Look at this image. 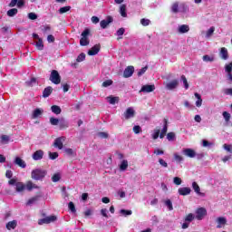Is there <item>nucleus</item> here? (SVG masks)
<instances>
[{
    "label": "nucleus",
    "mask_w": 232,
    "mask_h": 232,
    "mask_svg": "<svg viewBox=\"0 0 232 232\" xmlns=\"http://www.w3.org/2000/svg\"><path fill=\"white\" fill-rule=\"evenodd\" d=\"M124 32H126V29H124L123 27L120 28L116 32V35L119 37L118 39H122V35H124Z\"/></svg>",
    "instance_id": "obj_44"
},
{
    "label": "nucleus",
    "mask_w": 232,
    "mask_h": 232,
    "mask_svg": "<svg viewBox=\"0 0 232 232\" xmlns=\"http://www.w3.org/2000/svg\"><path fill=\"white\" fill-rule=\"evenodd\" d=\"M101 52V45L96 44L88 51V55H97Z\"/></svg>",
    "instance_id": "obj_17"
},
{
    "label": "nucleus",
    "mask_w": 232,
    "mask_h": 232,
    "mask_svg": "<svg viewBox=\"0 0 232 232\" xmlns=\"http://www.w3.org/2000/svg\"><path fill=\"white\" fill-rule=\"evenodd\" d=\"M35 46L37 50H44V44L43 43V38H40L35 42Z\"/></svg>",
    "instance_id": "obj_32"
},
{
    "label": "nucleus",
    "mask_w": 232,
    "mask_h": 232,
    "mask_svg": "<svg viewBox=\"0 0 232 232\" xmlns=\"http://www.w3.org/2000/svg\"><path fill=\"white\" fill-rule=\"evenodd\" d=\"M24 189H26V185H24L23 182H17L15 184V190L17 193L23 192Z\"/></svg>",
    "instance_id": "obj_24"
},
{
    "label": "nucleus",
    "mask_w": 232,
    "mask_h": 232,
    "mask_svg": "<svg viewBox=\"0 0 232 232\" xmlns=\"http://www.w3.org/2000/svg\"><path fill=\"white\" fill-rule=\"evenodd\" d=\"M68 208L72 213H77V209H75V204H73V202H69Z\"/></svg>",
    "instance_id": "obj_50"
},
{
    "label": "nucleus",
    "mask_w": 232,
    "mask_h": 232,
    "mask_svg": "<svg viewBox=\"0 0 232 232\" xmlns=\"http://www.w3.org/2000/svg\"><path fill=\"white\" fill-rule=\"evenodd\" d=\"M120 213L123 217H128V216L131 215V213H133V212L131 210L121 209Z\"/></svg>",
    "instance_id": "obj_52"
},
{
    "label": "nucleus",
    "mask_w": 232,
    "mask_h": 232,
    "mask_svg": "<svg viewBox=\"0 0 232 232\" xmlns=\"http://www.w3.org/2000/svg\"><path fill=\"white\" fill-rule=\"evenodd\" d=\"M112 84H113V81L106 80L105 82H102V87L108 88V86H111Z\"/></svg>",
    "instance_id": "obj_57"
},
{
    "label": "nucleus",
    "mask_w": 232,
    "mask_h": 232,
    "mask_svg": "<svg viewBox=\"0 0 232 232\" xmlns=\"http://www.w3.org/2000/svg\"><path fill=\"white\" fill-rule=\"evenodd\" d=\"M167 139H168V140H175V133L174 132H169L168 134H167Z\"/></svg>",
    "instance_id": "obj_63"
},
{
    "label": "nucleus",
    "mask_w": 232,
    "mask_h": 232,
    "mask_svg": "<svg viewBox=\"0 0 232 232\" xmlns=\"http://www.w3.org/2000/svg\"><path fill=\"white\" fill-rule=\"evenodd\" d=\"M223 150H225V151H227V153H230V155H232V145L231 144L225 143L223 145Z\"/></svg>",
    "instance_id": "obj_40"
},
{
    "label": "nucleus",
    "mask_w": 232,
    "mask_h": 232,
    "mask_svg": "<svg viewBox=\"0 0 232 232\" xmlns=\"http://www.w3.org/2000/svg\"><path fill=\"white\" fill-rule=\"evenodd\" d=\"M15 227H17V221L16 220H13V221H9L6 224V228L10 231V229H15Z\"/></svg>",
    "instance_id": "obj_29"
},
{
    "label": "nucleus",
    "mask_w": 232,
    "mask_h": 232,
    "mask_svg": "<svg viewBox=\"0 0 232 232\" xmlns=\"http://www.w3.org/2000/svg\"><path fill=\"white\" fill-rule=\"evenodd\" d=\"M59 121L60 119L57 118H50V124H52V126H59Z\"/></svg>",
    "instance_id": "obj_46"
},
{
    "label": "nucleus",
    "mask_w": 232,
    "mask_h": 232,
    "mask_svg": "<svg viewBox=\"0 0 232 232\" xmlns=\"http://www.w3.org/2000/svg\"><path fill=\"white\" fill-rule=\"evenodd\" d=\"M128 160H122L121 164H120V170L121 171H126L128 169Z\"/></svg>",
    "instance_id": "obj_26"
},
{
    "label": "nucleus",
    "mask_w": 232,
    "mask_h": 232,
    "mask_svg": "<svg viewBox=\"0 0 232 232\" xmlns=\"http://www.w3.org/2000/svg\"><path fill=\"white\" fill-rule=\"evenodd\" d=\"M140 24H142V26H150V24H151V21L150 19L142 18L140 20Z\"/></svg>",
    "instance_id": "obj_47"
},
{
    "label": "nucleus",
    "mask_w": 232,
    "mask_h": 232,
    "mask_svg": "<svg viewBox=\"0 0 232 232\" xmlns=\"http://www.w3.org/2000/svg\"><path fill=\"white\" fill-rule=\"evenodd\" d=\"M71 6H64L59 9L60 14H66V12H70Z\"/></svg>",
    "instance_id": "obj_58"
},
{
    "label": "nucleus",
    "mask_w": 232,
    "mask_h": 232,
    "mask_svg": "<svg viewBox=\"0 0 232 232\" xmlns=\"http://www.w3.org/2000/svg\"><path fill=\"white\" fill-rule=\"evenodd\" d=\"M17 9L16 8H13L7 11V15L8 17H14V15H17Z\"/></svg>",
    "instance_id": "obj_41"
},
{
    "label": "nucleus",
    "mask_w": 232,
    "mask_h": 232,
    "mask_svg": "<svg viewBox=\"0 0 232 232\" xmlns=\"http://www.w3.org/2000/svg\"><path fill=\"white\" fill-rule=\"evenodd\" d=\"M44 111L43 109H35L34 111H33V119H37V117H41V115H43V112Z\"/></svg>",
    "instance_id": "obj_28"
},
{
    "label": "nucleus",
    "mask_w": 232,
    "mask_h": 232,
    "mask_svg": "<svg viewBox=\"0 0 232 232\" xmlns=\"http://www.w3.org/2000/svg\"><path fill=\"white\" fill-rule=\"evenodd\" d=\"M106 100L108 101L109 104H117V102H119V97L117 96H108Z\"/></svg>",
    "instance_id": "obj_25"
},
{
    "label": "nucleus",
    "mask_w": 232,
    "mask_h": 232,
    "mask_svg": "<svg viewBox=\"0 0 232 232\" xmlns=\"http://www.w3.org/2000/svg\"><path fill=\"white\" fill-rule=\"evenodd\" d=\"M120 14H121V17H128V14L126 13V5H121Z\"/></svg>",
    "instance_id": "obj_36"
},
{
    "label": "nucleus",
    "mask_w": 232,
    "mask_h": 232,
    "mask_svg": "<svg viewBox=\"0 0 232 232\" xmlns=\"http://www.w3.org/2000/svg\"><path fill=\"white\" fill-rule=\"evenodd\" d=\"M110 23H113V18L111 16H108L106 20H102L100 23L101 28H107Z\"/></svg>",
    "instance_id": "obj_16"
},
{
    "label": "nucleus",
    "mask_w": 232,
    "mask_h": 232,
    "mask_svg": "<svg viewBox=\"0 0 232 232\" xmlns=\"http://www.w3.org/2000/svg\"><path fill=\"white\" fill-rule=\"evenodd\" d=\"M194 220H195V214L193 213H189L188 215H187L184 219V221L188 224H191V222Z\"/></svg>",
    "instance_id": "obj_30"
},
{
    "label": "nucleus",
    "mask_w": 232,
    "mask_h": 232,
    "mask_svg": "<svg viewBox=\"0 0 232 232\" xmlns=\"http://www.w3.org/2000/svg\"><path fill=\"white\" fill-rule=\"evenodd\" d=\"M57 220V217L51 216L42 218L38 221L39 226H43V224H51V222H55Z\"/></svg>",
    "instance_id": "obj_9"
},
{
    "label": "nucleus",
    "mask_w": 232,
    "mask_h": 232,
    "mask_svg": "<svg viewBox=\"0 0 232 232\" xmlns=\"http://www.w3.org/2000/svg\"><path fill=\"white\" fill-rule=\"evenodd\" d=\"M57 157H59V153H57V152H50L49 153V159H51V160H55V159H57Z\"/></svg>",
    "instance_id": "obj_59"
},
{
    "label": "nucleus",
    "mask_w": 232,
    "mask_h": 232,
    "mask_svg": "<svg viewBox=\"0 0 232 232\" xmlns=\"http://www.w3.org/2000/svg\"><path fill=\"white\" fill-rule=\"evenodd\" d=\"M208 215V210L204 208H198L196 209L195 218L197 220H204V218Z\"/></svg>",
    "instance_id": "obj_4"
},
{
    "label": "nucleus",
    "mask_w": 232,
    "mask_h": 232,
    "mask_svg": "<svg viewBox=\"0 0 232 232\" xmlns=\"http://www.w3.org/2000/svg\"><path fill=\"white\" fill-rule=\"evenodd\" d=\"M151 92H155V86L154 85H143L141 89L140 90V93H151Z\"/></svg>",
    "instance_id": "obj_10"
},
{
    "label": "nucleus",
    "mask_w": 232,
    "mask_h": 232,
    "mask_svg": "<svg viewBox=\"0 0 232 232\" xmlns=\"http://www.w3.org/2000/svg\"><path fill=\"white\" fill-rule=\"evenodd\" d=\"M217 229H222V227H226V224H227V218L224 217H218L216 218Z\"/></svg>",
    "instance_id": "obj_7"
},
{
    "label": "nucleus",
    "mask_w": 232,
    "mask_h": 232,
    "mask_svg": "<svg viewBox=\"0 0 232 232\" xmlns=\"http://www.w3.org/2000/svg\"><path fill=\"white\" fill-rule=\"evenodd\" d=\"M163 122H164V126L160 134V139H164V137H166V133H168V120L164 119Z\"/></svg>",
    "instance_id": "obj_20"
},
{
    "label": "nucleus",
    "mask_w": 232,
    "mask_h": 232,
    "mask_svg": "<svg viewBox=\"0 0 232 232\" xmlns=\"http://www.w3.org/2000/svg\"><path fill=\"white\" fill-rule=\"evenodd\" d=\"M173 182L176 186H180V184H182V179L179 177H175Z\"/></svg>",
    "instance_id": "obj_60"
},
{
    "label": "nucleus",
    "mask_w": 232,
    "mask_h": 232,
    "mask_svg": "<svg viewBox=\"0 0 232 232\" xmlns=\"http://www.w3.org/2000/svg\"><path fill=\"white\" fill-rule=\"evenodd\" d=\"M84 59H86V54L84 53H82L78 55L76 61H77V63H82V61H84Z\"/></svg>",
    "instance_id": "obj_54"
},
{
    "label": "nucleus",
    "mask_w": 232,
    "mask_h": 232,
    "mask_svg": "<svg viewBox=\"0 0 232 232\" xmlns=\"http://www.w3.org/2000/svg\"><path fill=\"white\" fill-rule=\"evenodd\" d=\"M181 153L185 157H188V159H195V157H197V152L195 151V150L189 148L183 149L181 150Z\"/></svg>",
    "instance_id": "obj_6"
},
{
    "label": "nucleus",
    "mask_w": 232,
    "mask_h": 232,
    "mask_svg": "<svg viewBox=\"0 0 232 232\" xmlns=\"http://www.w3.org/2000/svg\"><path fill=\"white\" fill-rule=\"evenodd\" d=\"M160 135V129H154L153 133H152V139L154 140H157V139H159Z\"/></svg>",
    "instance_id": "obj_42"
},
{
    "label": "nucleus",
    "mask_w": 232,
    "mask_h": 232,
    "mask_svg": "<svg viewBox=\"0 0 232 232\" xmlns=\"http://www.w3.org/2000/svg\"><path fill=\"white\" fill-rule=\"evenodd\" d=\"M51 111H53V113H54L55 115H61V107L57 106V105H53L51 107Z\"/></svg>",
    "instance_id": "obj_31"
},
{
    "label": "nucleus",
    "mask_w": 232,
    "mask_h": 232,
    "mask_svg": "<svg viewBox=\"0 0 232 232\" xmlns=\"http://www.w3.org/2000/svg\"><path fill=\"white\" fill-rule=\"evenodd\" d=\"M164 205L168 208L169 211H173V203L170 199L163 200Z\"/></svg>",
    "instance_id": "obj_35"
},
{
    "label": "nucleus",
    "mask_w": 232,
    "mask_h": 232,
    "mask_svg": "<svg viewBox=\"0 0 232 232\" xmlns=\"http://www.w3.org/2000/svg\"><path fill=\"white\" fill-rule=\"evenodd\" d=\"M219 56L223 61H227L229 59V53H227V49L226 47H222L219 52Z\"/></svg>",
    "instance_id": "obj_15"
},
{
    "label": "nucleus",
    "mask_w": 232,
    "mask_h": 232,
    "mask_svg": "<svg viewBox=\"0 0 232 232\" xmlns=\"http://www.w3.org/2000/svg\"><path fill=\"white\" fill-rule=\"evenodd\" d=\"M159 162L162 168H168V162H166V160H164L163 159H160Z\"/></svg>",
    "instance_id": "obj_64"
},
{
    "label": "nucleus",
    "mask_w": 232,
    "mask_h": 232,
    "mask_svg": "<svg viewBox=\"0 0 232 232\" xmlns=\"http://www.w3.org/2000/svg\"><path fill=\"white\" fill-rule=\"evenodd\" d=\"M14 164H16V166H19V168H26V162L23 160V159H21L20 157H16L14 159Z\"/></svg>",
    "instance_id": "obj_22"
},
{
    "label": "nucleus",
    "mask_w": 232,
    "mask_h": 232,
    "mask_svg": "<svg viewBox=\"0 0 232 232\" xmlns=\"http://www.w3.org/2000/svg\"><path fill=\"white\" fill-rule=\"evenodd\" d=\"M225 72H227V80L230 81V82H232V73H231V72H232V62L230 63L225 65Z\"/></svg>",
    "instance_id": "obj_14"
},
{
    "label": "nucleus",
    "mask_w": 232,
    "mask_h": 232,
    "mask_svg": "<svg viewBox=\"0 0 232 232\" xmlns=\"http://www.w3.org/2000/svg\"><path fill=\"white\" fill-rule=\"evenodd\" d=\"M49 81L53 84H61V75L59 74V72L53 70L50 74Z\"/></svg>",
    "instance_id": "obj_2"
},
{
    "label": "nucleus",
    "mask_w": 232,
    "mask_h": 232,
    "mask_svg": "<svg viewBox=\"0 0 232 232\" xmlns=\"http://www.w3.org/2000/svg\"><path fill=\"white\" fill-rule=\"evenodd\" d=\"M178 34H188L189 32L188 24H180L178 26Z\"/></svg>",
    "instance_id": "obj_18"
},
{
    "label": "nucleus",
    "mask_w": 232,
    "mask_h": 232,
    "mask_svg": "<svg viewBox=\"0 0 232 232\" xmlns=\"http://www.w3.org/2000/svg\"><path fill=\"white\" fill-rule=\"evenodd\" d=\"M37 200H39V196L31 198L27 201L26 205H27V206H34V204H35V202H37Z\"/></svg>",
    "instance_id": "obj_37"
},
{
    "label": "nucleus",
    "mask_w": 232,
    "mask_h": 232,
    "mask_svg": "<svg viewBox=\"0 0 232 232\" xmlns=\"http://www.w3.org/2000/svg\"><path fill=\"white\" fill-rule=\"evenodd\" d=\"M44 157V151L39 150L33 154L34 160H41Z\"/></svg>",
    "instance_id": "obj_21"
},
{
    "label": "nucleus",
    "mask_w": 232,
    "mask_h": 232,
    "mask_svg": "<svg viewBox=\"0 0 232 232\" xmlns=\"http://www.w3.org/2000/svg\"><path fill=\"white\" fill-rule=\"evenodd\" d=\"M47 171L43 169H34L31 172V178L34 180H43L47 175Z\"/></svg>",
    "instance_id": "obj_1"
},
{
    "label": "nucleus",
    "mask_w": 232,
    "mask_h": 232,
    "mask_svg": "<svg viewBox=\"0 0 232 232\" xmlns=\"http://www.w3.org/2000/svg\"><path fill=\"white\" fill-rule=\"evenodd\" d=\"M181 81L185 86V90H188V88H189V83H188V79H186L185 75L181 76Z\"/></svg>",
    "instance_id": "obj_55"
},
{
    "label": "nucleus",
    "mask_w": 232,
    "mask_h": 232,
    "mask_svg": "<svg viewBox=\"0 0 232 232\" xmlns=\"http://www.w3.org/2000/svg\"><path fill=\"white\" fill-rule=\"evenodd\" d=\"M132 131L134 133H136V135H139V133H140L142 131V128H140V126L139 125H135L133 128H132Z\"/></svg>",
    "instance_id": "obj_53"
},
{
    "label": "nucleus",
    "mask_w": 232,
    "mask_h": 232,
    "mask_svg": "<svg viewBox=\"0 0 232 232\" xmlns=\"http://www.w3.org/2000/svg\"><path fill=\"white\" fill-rule=\"evenodd\" d=\"M25 188H26V189H27L28 191H32V189L36 188L37 186H36L35 184H34V182L28 181V182L26 183Z\"/></svg>",
    "instance_id": "obj_38"
},
{
    "label": "nucleus",
    "mask_w": 232,
    "mask_h": 232,
    "mask_svg": "<svg viewBox=\"0 0 232 232\" xmlns=\"http://www.w3.org/2000/svg\"><path fill=\"white\" fill-rule=\"evenodd\" d=\"M192 189L198 195V197H206V193L200 192V186H198L197 181L192 182Z\"/></svg>",
    "instance_id": "obj_12"
},
{
    "label": "nucleus",
    "mask_w": 232,
    "mask_h": 232,
    "mask_svg": "<svg viewBox=\"0 0 232 232\" xmlns=\"http://www.w3.org/2000/svg\"><path fill=\"white\" fill-rule=\"evenodd\" d=\"M174 160H176V162H183L184 161V158L182 156H180L179 153H174Z\"/></svg>",
    "instance_id": "obj_49"
},
{
    "label": "nucleus",
    "mask_w": 232,
    "mask_h": 232,
    "mask_svg": "<svg viewBox=\"0 0 232 232\" xmlns=\"http://www.w3.org/2000/svg\"><path fill=\"white\" fill-rule=\"evenodd\" d=\"M109 136L108 132H98V137H100V139H108Z\"/></svg>",
    "instance_id": "obj_62"
},
{
    "label": "nucleus",
    "mask_w": 232,
    "mask_h": 232,
    "mask_svg": "<svg viewBox=\"0 0 232 232\" xmlns=\"http://www.w3.org/2000/svg\"><path fill=\"white\" fill-rule=\"evenodd\" d=\"M0 142H1V144H8V142H10V136L2 135L0 137Z\"/></svg>",
    "instance_id": "obj_33"
},
{
    "label": "nucleus",
    "mask_w": 232,
    "mask_h": 232,
    "mask_svg": "<svg viewBox=\"0 0 232 232\" xmlns=\"http://www.w3.org/2000/svg\"><path fill=\"white\" fill-rule=\"evenodd\" d=\"M213 34H215V27H214V26L210 27V28L207 31V34H206L207 39H209V37H211V35H213Z\"/></svg>",
    "instance_id": "obj_45"
},
{
    "label": "nucleus",
    "mask_w": 232,
    "mask_h": 232,
    "mask_svg": "<svg viewBox=\"0 0 232 232\" xmlns=\"http://www.w3.org/2000/svg\"><path fill=\"white\" fill-rule=\"evenodd\" d=\"M179 195H181L182 197H186L188 195H191V188L189 187H183L179 188L178 189Z\"/></svg>",
    "instance_id": "obj_11"
},
{
    "label": "nucleus",
    "mask_w": 232,
    "mask_h": 232,
    "mask_svg": "<svg viewBox=\"0 0 232 232\" xmlns=\"http://www.w3.org/2000/svg\"><path fill=\"white\" fill-rule=\"evenodd\" d=\"M58 126L60 130H66L70 126V123L64 118H61Z\"/></svg>",
    "instance_id": "obj_19"
},
{
    "label": "nucleus",
    "mask_w": 232,
    "mask_h": 232,
    "mask_svg": "<svg viewBox=\"0 0 232 232\" xmlns=\"http://www.w3.org/2000/svg\"><path fill=\"white\" fill-rule=\"evenodd\" d=\"M223 118L225 119L226 122H229V121L231 119V114L227 111H224Z\"/></svg>",
    "instance_id": "obj_56"
},
{
    "label": "nucleus",
    "mask_w": 232,
    "mask_h": 232,
    "mask_svg": "<svg viewBox=\"0 0 232 232\" xmlns=\"http://www.w3.org/2000/svg\"><path fill=\"white\" fill-rule=\"evenodd\" d=\"M170 12H172V14H179V2H175L172 4L170 7Z\"/></svg>",
    "instance_id": "obj_34"
},
{
    "label": "nucleus",
    "mask_w": 232,
    "mask_h": 232,
    "mask_svg": "<svg viewBox=\"0 0 232 232\" xmlns=\"http://www.w3.org/2000/svg\"><path fill=\"white\" fill-rule=\"evenodd\" d=\"M148 72V66H145L138 71V77H142Z\"/></svg>",
    "instance_id": "obj_48"
},
{
    "label": "nucleus",
    "mask_w": 232,
    "mask_h": 232,
    "mask_svg": "<svg viewBox=\"0 0 232 232\" xmlns=\"http://www.w3.org/2000/svg\"><path fill=\"white\" fill-rule=\"evenodd\" d=\"M163 84L167 90L173 92V90H177V88H179V80L174 79L170 82H164Z\"/></svg>",
    "instance_id": "obj_3"
},
{
    "label": "nucleus",
    "mask_w": 232,
    "mask_h": 232,
    "mask_svg": "<svg viewBox=\"0 0 232 232\" xmlns=\"http://www.w3.org/2000/svg\"><path fill=\"white\" fill-rule=\"evenodd\" d=\"M123 117L125 121H130V119H133L135 117V109L133 107H129L123 113Z\"/></svg>",
    "instance_id": "obj_5"
},
{
    "label": "nucleus",
    "mask_w": 232,
    "mask_h": 232,
    "mask_svg": "<svg viewBox=\"0 0 232 232\" xmlns=\"http://www.w3.org/2000/svg\"><path fill=\"white\" fill-rule=\"evenodd\" d=\"M194 95L196 99H198L196 102V106L197 108H200V106H202V96H200L198 92H195Z\"/></svg>",
    "instance_id": "obj_27"
},
{
    "label": "nucleus",
    "mask_w": 232,
    "mask_h": 232,
    "mask_svg": "<svg viewBox=\"0 0 232 232\" xmlns=\"http://www.w3.org/2000/svg\"><path fill=\"white\" fill-rule=\"evenodd\" d=\"M203 61L205 63H213V61H215V57L206 54V55L203 56Z\"/></svg>",
    "instance_id": "obj_43"
},
{
    "label": "nucleus",
    "mask_w": 232,
    "mask_h": 232,
    "mask_svg": "<svg viewBox=\"0 0 232 232\" xmlns=\"http://www.w3.org/2000/svg\"><path fill=\"white\" fill-rule=\"evenodd\" d=\"M133 72H135V68L133 66H128L123 72V77L128 79L133 75Z\"/></svg>",
    "instance_id": "obj_13"
},
{
    "label": "nucleus",
    "mask_w": 232,
    "mask_h": 232,
    "mask_svg": "<svg viewBox=\"0 0 232 232\" xmlns=\"http://www.w3.org/2000/svg\"><path fill=\"white\" fill-rule=\"evenodd\" d=\"M64 140H66V137L64 136L56 138L53 142L54 148H58V150H63Z\"/></svg>",
    "instance_id": "obj_8"
},
{
    "label": "nucleus",
    "mask_w": 232,
    "mask_h": 232,
    "mask_svg": "<svg viewBox=\"0 0 232 232\" xmlns=\"http://www.w3.org/2000/svg\"><path fill=\"white\" fill-rule=\"evenodd\" d=\"M52 92H53V88H52V86L46 87L43 92V97L44 99L48 98L49 95H52Z\"/></svg>",
    "instance_id": "obj_23"
},
{
    "label": "nucleus",
    "mask_w": 232,
    "mask_h": 232,
    "mask_svg": "<svg viewBox=\"0 0 232 232\" xmlns=\"http://www.w3.org/2000/svg\"><path fill=\"white\" fill-rule=\"evenodd\" d=\"M223 93L225 95H230L232 97V88H225V89H223Z\"/></svg>",
    "instance_id": "obj_61"
},
{
    "label": "nucleus",
    "mask_w": 232,
    "mask_h": 232,
    "mask_svg": "<svg viewBox=\"0 0 232 232\" xmlns=\"http://www.w3.org/2000/svg\"><path fill=\"white\" fill-rule=\"evenodd\" d=\"M80 44L81 46H88V44H90V39L82 37L80 40Z\"/></svg>",
    "instance_id": "obj_39"
},
{
    "label": "nucleus",
    "mask_w": 232,
    "mask_h": 232,
    "mask_svg": "<svg viewBox=\"0 0 232 232\" xmlns=\"http://www.w3.org/2000/svg\"><path fill=\"white\" fill-rule=\"evenodd\" d=\"M52 180L53 182H59V180H61V173L53 174V176L52 177Z\"/></svg>",
    "instance_id": "obj_51"
}]
</instances>
